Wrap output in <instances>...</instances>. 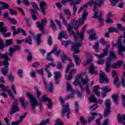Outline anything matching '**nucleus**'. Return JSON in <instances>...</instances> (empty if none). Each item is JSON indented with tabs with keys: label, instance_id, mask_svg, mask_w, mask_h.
I'll return each mask as SVG.
<instances>
[{
	"label": "nucleus",
	"instance_id": "nucleus-1",
	"mask_svg": "<svg viewBox=\"0 0 125 125\" xmlns=\"http://www.w3.org/2000/svg\"><path fill=\"white\" fill-rule=\"evenodd\" d=\"M26 96L30 100L32 110L35 111V107H36V106H37L38 105V102L37 101V100L36 99L35 97L32 95L31 93H29V92H26Z\"/></svg>",
	"mask_w": 125,
	"mask_h": 125
},
{
	"label": "nucleus",
	"instance_id": "nucleus-56",
	"mask_svg": "<svg viewBox=\"0 0 125 125\" xmlns=\"http://www.w3.org/2000/svg\"><path fill=\"white\" fill-rule=\"evenodd\" d=\"M97 107H98V104H95L91 106L90 109L92 110V111H94V110L96 109Z\"/></svg>",
	"mask_w": 125,
	"mask_h": 125
},
{
	"label": "nucleus",
	"instance_id": "nucleus-6",
	"mask_svg": "<svg viewBox=\"0 0 125 125\" xmlns=\"http://www.w3.org/2000/svg\"><path fill=\"white\" fill-rule=\"evenodd\" d=\"M100 83H103L104 82L108 83H109V79L107 78V76L105 75V73L102 72L100 74Z\"/></svg>",
	"mask_w": 125,
	"mask_h": 125
},
{
	"label": "nucleus",
	"instance_id": "nucleus-33",
	"mask_svg": "<svg viewBox=\"0 0 125 125\" xmlns=\"http://www.w3.org/2000/svg\"><path fill=\"white\" fill-rule=\"evenodd\" d=\"M1 71L3 76H6V75H7V73H8V68H2L1 69Z\"/></svg>",
	"mask_w": 125,
	"mask_h": 125
},
{
	"label": "nucleus",
	"instance_id": "nucleus-38",
	"mask_svg": "<svg viewBox=\"0 0 125 125\" xmlns=\"http://www.w3.org/2000/svg\"><path fill=\"white\" fill-rule=\"evenodd\" d=\"M68 32H69L70 35H71V36H74V38H75V41L76 42L77 40L78 39V37H77V35H76V33H75L74 31H73L72 30Z\"/></svg>",
	"mask_w": 125,
	"mask_h": 125
},
{
	"label": "nucleus",
	"instance_id": "nucleus-18",
	"mask_svg": "<svg viewBox=\"0 0 125 125\" xmlns=\"http://www.w3.org/2000/svg\"><path fill=\"white\" fill-rule=\"evenodd\" d=\"M88 100L90 103H92V102H94V103H96L97 102V100L93 94L90 95V97L88 99Z\"/></svg>",
	"mask_w": 125,
	"mask_h": 125
},
{
	"label": "nucleus",
	"instance_id": "nucleus-64",
	"mask_svg": "<svg viewBox=\"0 0 125 125\" xmlns=\"http://www.w3.org/2000/svg\"><path fill=\"white\" fill-rule=\"evenodd\" d=\"M104 3V0H100L99 2L97 4L98 6H102V5Z\"/></svg>",
	"mask_w": 125,
	"mask_h": 125
},
{
	"label": "nucleus",
	"instance_id": "nucleus-53",
	"mask_svg": "<svg viewBox=\"0 0 125 125\" xmlns=\"http://www.w3.org/2000/svg\"><path fill=\"white\" fill-rule=\"evenodd\" d=\"M72 95H70L66 97V99H71L72 98H74V94H75V92L74 91H72Z\"/></svg>",
	"mask_w": 125,
	"mask_h": 125
},
{
	"label": "nucleus",
	"instance_id": "nucleus-14",
	"mask_svg": "<svg viewBox=\"0 0 125 125\" xmlns=\"http://www.w3.org/2000/svg\"><path fill=\"white\" fill-rule=\"evenodd\" d=\"M123 64V62L118 61L117 62L111 65V67L113 69H117L118 68H120L122 64Z\"/></svg>",
	"mask_w": 125,
	"mask_h": 125
},
{
	"label": "nucleus",
	"instance_id": "nucleus-26",
	"mask_svg": "<svg viewBox=\"0 0 125 125\" xmlns=\"http://www.w3.org/2000/svg\"><path fill=\"white\" fill-rule=\"evenodd\" d=\"M113 83L117 87H119L120 86V83L119 82V77H116L113 80Z\"/></svg>",
	"mask_w": 125,
	"mask_h": 125
},
{
	"label": "nucleus",
	"instance_id": "nucleus-30",
	"mask_svg": "<svg viewBox=\"0 0 125 125\" xmlns=\"http://www.w3.org/2000/svg\"><path fill=\"white\" fill-rule=\"evenodd\" d=\"M97 5V2L96 1H94L93 0H90L88 2V5H89V6H92V5H94V6Z\"/></svg>",
	"mask_w": 125,
	"mask_h": 125
},
{
	"label": "nucleus",
	"instance_id": "nucleus-25",
	"mask_svg": "<svg viewBox=\"0 0 125 125\" xmlns=\"http://www.w3.org/2000/svg\"><path fill=\"white\" fill-rule=\"evenodd\" d=\"M109 53H110L109 58H108V59H110V60H112V59H116L117 57H116L115 52L112 51H110Z\"/></svg>",
	"mask_w": 125,
	"mask_h": 125
},
{
	"label": "nucleus",
	"instance_id": "nucleus-44",
	"mask_svg": "<svg viewBox=\"0 0 125 125\" xmlns=\"http://www.w3.org/2000/svg\"><path fill=\"white\" fill-rule=\"evenodd\" d=\"M9 56H12V54H13V53L15 51V50H14V48H13L12 47H10L9 49Z\"/></svg>",
	"mask_w": 125,
	"mask_h": 125
},
{
	"label": "nucleus",
	"instance_id": "nucleus-19",
	"mask_svg": "<svg viewBox=\"0 0 125 125\" xmlns=\"http://www.w3.org/2000/svg\"><path fill=\"white\" fill-rule=\"evenodd\" d=\"M117 119H118V121L119 123H122V122L125 121V114H123L122 115H122L120 114H118Z\"/></svg>",
	"mask_w": 125,
	"mask_h": 125
},
{
	"label": "nucleus",
	"instance_id": "nucleus-46",
	"mask_svg": "<svg viewBox=\"0 0 125 125\" xmlns=\"http://www.w3.org/2000/svg\"><path fill=\"white\" fill-rule=\"evenodd\" d=\"M4 47V44H3V41L0 39V49L1 50H3V48Z\"/></svg>",
	"mask_w": 125,
	"mask_h": 125
},
{
	"label": "nucleus",
	"instance_id": "nucleus-16",
	"mask_svg": "<svg viewBox=\"0 0 125 125\" xmlns=\"http://www.w3.org/2000/svg\"><path fill=\"white\" fill-rule=\"evenodd\" d=\"M51 53H55V55L58 56L61 53V50H59L57 51V47L54 46L53 50L50 52Z\"/></svg>",
	"mask_w": 125,
	"mask_h": 125
},
{
	"label": "nucleus",
	"instance_id": "nucleus-24",
	"mask_svg": "<svg viewBox=\"0 0 125 125\" xmlns=\"http://www.w3.org/2000/svg\"><path fill=\"white\" fill-rule=\"evenodd\" d=\"M80 75H78V76L75 79V80L73 82L74 85H80V84H81V82H80Z\"/></svg>",
	"mask_w": 125,
	"mask_h": 125
},
{
	"label": "nucleus",
	"instance_id": "nucleus-32",
	"mask_svg": "<svg viewBox=\"0 0 125 125\" xmlns=\"http://www.w3.org/2000/svg\"><path fill=\"white\" fill-rule=\"evenodd\" d=\"M71 67H74V64L72 62H70L69 64L67 65L66 67V69L65 70V73H67L70 70V69H71Z\"/></svg>",
	"mask_w": 125,
	"mask_h": 125
},
{
	"label": "nucleus",
	"instance_id": "nucleus-48",
	"mask_svg": "<svg viewBox=\"0 0 125 125\" xmlns=\"http://www.w3.org/2000/svg\"><path fill=\"white\" fill-rule=\"evenodd\" d=\"M7 91L9 94V95L10 96V97L12 98V99H15V98L14 97V96L13 95V94L12 93V92L10 91V90H7Z\"/></svg>",
	"mask_w": 125,
	"mask_h": 125
},
{
	"label": "nucleus",
	"instance_id": "nucleus-15",
	"mask_svg": "<svg viewBox=\"0 0 125 125\" xmlns=\"http://www.w3.org/2000/svg\"><path fill=\"white\" fill-rule=\"evenodd\" d=\"M108 62L105 63V71L107 73L110 71V68H111V59H108Z\"/></svg>",
	"mask_w": 125,
	"mask_h": 125
},
{
	"label": "nucleus",
	"instance_id": "nucleus-49",
	"mask_svg": "<svg viewBox=\"0 0 125 125\" xmlns=\"http://www.w3.org/2000/svg\"><path fill=\"white\" fill-rule=\"evenodd\" d=\"M0 31L1 33H5L7 31V29L3 26H0Z\"/></svg>",
	"mask_w": 125,
	"mask_h": 125
},
{
	"label": "nucleus",
	"instance_id": "nucleus-12",
	"mask_svg": "<svg viewBox=\"0 0 125 125\" xmlns=\"http://www.w3.org/2000/svg\"><path fill=\"white\" fill-rule=\"evenodd\" d=\"M71 25L73 28H74L75 30H78L79 28V21L75 20H72L71 21Z\"/></svg>",
	"mask_w": 125,
	"mask_h": 125
},
{
	"label": "nucleus",
	"instance_id": "nucleus-28",
	"mask_svg": "<svg viewBox=\"0 0 125 125\" xmlns=\"http://www.w3.org/2000/svg\"><path fill=\"white\" fill-rule=\"evenodd\" d=\"M26 43H28L29 44H32V38L31 37H28L23 41Z\"/></svg>",
	"mask_w": 125,
	"mask_h": 125
},
{
	"label": "nucleus",
	"instance_id": "nucleus-22",
	"mask_svg": "<svg viewBox=\"0 0 125 125\" xmlns=\"http://www.w3.org/2000/svg\"><path fill=\"white\" fill-rule=\"evenodd\" d=\"M73 57L75 60V62L77 65H80L81 62V60H80V58L77 55H76L75 53H73Z\"/></svg>",
	"mask_w": 125,
	"mask_h": 125
},
{
	"label": "nucleus",
	"instance_id": "nucleus-20",
	"mask_svg": "<svg viewBox=\"0 0 125 125\" xmlns=\"http://www.w3.org/2000/svg\"><path fill=\"white\" fill-rule=\"evenodd\" d=\"M0 58L1 59H4L5 61H9V57H8L7 54H0Z\"/></svg>",
	"mask_w": 125,
	"mask_h": 125
},
{
	"label": "nucleus",
	"instance_id": "nucleus-23",
	"mask_svg": "<svg viewBox=\"0 0 125 125\" xmlns=\"http://www.w3.org/2000/svg\"><path fill=\"white\" fill-rule=\"evenodd\" d=\"M118 97H119V95L117 94L113 95L112 96V98L114 102L115 103V104H118L119 103V99H118Z\"/></svg>",
	"mask_w": 125,
	"mask_h": 125
},
{
	"label": "nucleus",
	"instance_id": "nucleus-27",
	"mask_svg": "<svg viewBox=\"0 0 125 125\" xmlns=\"http://www.w3.org/2000/svg\"><path fill=\"white\" fill-rule=\"evenodd\" d=\"M61 57L62 63H65V61H66V60H69L70 59V58L66 56L65 54H62Z\"/></svg>",
	"mask_w": 125,
	"mask_h": 125
},
{
	"label": "nucleus",
	"instance_id": "nucleus-8",
	"mask_svg": "<svg viewBox=\"0 0 125 125\" xmlns=\"http://www.w3.org/2000/svg\"><path fill=\"white\" fill-rule=\"evenodd\" d=\"M70 2V4H79L81 3L82 0H76L75 1L74 0H62V4H65L66 2Z\"/></svg>",
	"mask_w": 125,
	"mask_h": 125
},
{
	"label": "nucleus",
	"instance_id": "nucleus-51",
	"mask_svg": "<svg viewBox=\"0 0 125 125\" xmlns=\"http://www.w3.org/2000/svg\"><path fill=\"white\" fill-rule=\"evenodd\" d=\"M66 89H67V91H69V90H72V89H73L72 86L69 83H67Z\"/></svg>",
	"mask_w": 125,
	"mask_h": 125
},
{
	"label": "nucleus",
	"instance_id": "nucleus-62",
	"mask_svg": "<svg viewBox=\"0 0 125 125\" xmlns=\"http://www.w3.org/2000/svg\"><path fill=\"white\" fill-rule=\"evenodd\" d=\"M57 68V69H60V70H62L63 68V65H62V63L60 62H58Z\"/></svg>",
	"mask_w": 125,
	"mask_h": 125
},
{
	"label": "nucleus",
	"instance_id": "nucleus-36",
	"mask_svg": "<svg viewBox=\"0 0 125 125\" xmlns=\"http://www.w3.org/2000/svg\"><path fill=\"white\" fill-rule=\"evenodd\" d=\"M89 39L90 40H97V37L96 36V33H94L90 35Z\"/></svg>",
	"mask_w": 125,
	"mask_h": 125
},
{
	"label": "nucleus",
	"instance_id": "nucleus-17",
	"mask_svg": "<svg viewBox=\"0 0 125 125\" xmlns=\"http://www.w3.org/2000/svg\"><path fill=\"white\" fill-rule=\"evenodd\" d=\"M94 70H95V67H94V65L93 64H91L90 65V68L89 69V71L90 74H92L93 75H94V74H97V72L95 71Z\"/></svg>",
	"mask_w": 125,
	"mask_h": 125
},
{
	"label": "nucleus",
	"instance_id": "nucleus-60",
	"mask_svg": "<svg viewBox=\"0 0 125 125\" xmlns=\"http://www.w3.org/2000/svg\"><path fill=\"white\" fill-rule=\"evenodd\" d=\"M8 8H9V5L5 3L2 7L1 8V9H8Z\"/></svg>",
	"mask_w": 125,
	"mask_h": 125
},
{
	"label": "nucleus",
	"instance_id": "nucleus-4",
	"mask_svg": "<svg viewBox=\"0 0 125 125\" xmlns=\"http://www.w3.org/2000/svg\"><path fill=\"white\" fill-rule=\"evenodd\" d=\"M75 43H72L71 50L74 51V54L80 53V51L79 49L80 47L82 45V42L77 43V41H75Z\"/></svg>",
	"mask_w": 125,
	"mask_h": 125
},
{
	"label": "nucleus",
	"instance_id": "nucleus-52",
	"mask_svg": "<svg viewBox=\"0 0 125 125\" xmlns=\"http://www.w3.org/2000/svg\"><path fill=\"white\" fill-rule=\"evenodd\" d=\"M71 43H72V42L70 41H63L62 42V44H63V45L65 46L66 47H67V46L68 44H70Z\"/></svg>",
	"mask_w": 125,
	"mask_h": 125
},
{
	"label": "nucleus",
	"instance_id": "nucleus-61",
	"mask_svg": "<svg viewBox=\"0 0 125 125\" xmlns=\"http://www.w3.org/2000/svg\"><path fill=\"white\" fill-rule=\"evenodd\" d=\"M31 4L34 7V9H35L36 10H39V7H38V5L36 3H31Z\"/></svg>",
	"mask_w": 125,
	"mask_h": 125
},
{
	"label": "nucleus",
	"instance_id": "nucleus-57",
	"mask_svg": "<svg viewBox=\"0 0 125 125\" xmlns=\"http://www.w3.org/2000/svg\"><path fill=\"white\" fill-rule=\"evenodd\" d=\"M100 42L102 43V44H103L104 45H105V44H107V42L105 41V39L104 38L101 39L100 41Z\"/></svg>",
	"mask_w": 125,
	"mask_h": 125
},
{
	"label": "nucleus",
	"instance_id": "nucleus-31",
	"mask_svg": "<svg viewBox=\"0 0 125 125\" xmlns=\"http://www.w3.org/2000/svg\"><path fill=\"white\" fill-rule=\"evenodd\" d=\"M54 78L56 79H59L61 78V73L60 72H54Z\"/></svg>",
	"mask_w": 125,
	"mask_h": 125
},
{
	"label": "nucleus",
	"instance_id": "nucleus-54",
	"mask_svg": "<svg viewBox=\"0 0 125 125\" xmlns=\"http://www.w3.org/2000/svg\"><path fill=\"white\" fill-rule=\"evenodd\" d=\"M71 5H73V15H75V14H76V11H77V6L76 5H78V4H71Z\"/></svg>",
	"mask_w": 125,
	"mask_h": 125
},
{
	"label": "nucleus",
	"instance_id": "nucleus-42",
	"mask_svg": "<svg viewBox=\"0 0 125 125\" xmlns=\"http://www.w3.org/2000/svg\"><path fill=\"white\" fill-rule=\"evenodd\" d=\"M20 102L21 104V105L22 107H26V103H25V101L24 100V99L23 98H20Z\"/></svg>",
	"mask_w": 125,
	"mask_h": 125
},
{
	"label": "nucleus",
	"instance_id": "nucleus-63",
	"mask_svg": "<svg viewBox=\"0 0 125 125\" xmlns=\"http://www.w3.org/2000/svg\"><path fill=\"white\" fill-rule=\"evenodd\" d=\"M13 47V49L15 50V51H16V50H20V46L19 45H14Z\"/></svg>",
	"mask_w": 125,
	"mask_h": 125
},
{
	"label": "nucleus",
	"instance_id": "nucleus-43",
	"mask_svg": "<svg viewBox=\"0 0 125 125\" xmlns=\"http://www.w3.org/2000/svg\"><path fill=\"white\" fill-rule=\"evenodd\" d=\"M12 43H13L12 42V39L7 40L6 41V45H7V46H9V45L12 44Z\"/></svg>",
	"mask_w": 125,
	"mask_h": 125
},
{
	"label": "nucleus",
	"instance_id": "nucleus-39",
	"mask_svg": "<svg viewBox=\"0 0 125 125\" xmlns=\"http://www.w3.org/2000/svg\"><path fill=\"white\" fill-rule=\"evenodd\" d=\"M94 11L95 12V14L93 16V18H98V16H97V14H98V11H97V10H96V6H94Z\"/></svg>",
	"mask_w": 125,
	"mask_h": 125
},
{
	"label": "nucleus",
	"instance_id": "nucleus-5",
	"mask_svg": "<svg viewBox=\"0 0 125 125\" xmlns=\"http://www.w3.org/2000/svg\"><path fill=\"white\" fill-rule=\"evenodd\" d=\"M46 22H47L46 19H44L43 20H42L41 21V23L39 21L37 22V27L39 28L40 31H41V32H42V33H44V28L46 24Z\"/></svg>",
	"mask_w": 125,
	"mask_h": 125
},
{
	"label": "nucleus",
	"instance_id": "nucleus-13",
	"mask_svg": "<svg viewBox=\"0 0 125 125\" xmlns=\"http://www.w3.org/2000/svg\"><path fill=\"white\" fill-rule=\"evenodd\" d=\"M40 6L41 10L43 14H45V9L44 8V6H46V3L44 1H42L40 4Z\"/></svg>",
	"mask_w": 125,
	"mask_h": 125
},
{
	"label": "nucleus",
	"instance_id": "nucleus-55",
	"mask_svg": "<svg viewBox=\"0 0 125 125\" xmlns=\"http://www.w3.org/2000/svg\"><path fill=\"white\" fill-rule=\"evenodd\" d=\"M48 122H49V119H47L46 120L42 121L40 125H46L48 123Z\"/></svg>",
	"mask_w": 125,
	"mask_h": 125
},
{
	"label": "nucleus",
	"instance_id": "nucleus-7",
	"mask_svg": "<svg viewBox=\"0 0 125 125\" xmlns=\"http://www.w3.org/2000/svg\"><path fill=\"white\" fill-rule=\"evenodd\" d=\"M88 15V14L86 12V10H84V11L83 12V14L82 15V19L79 20L78 24H83V22H84L85 19H86V17Z\"/></svg>",
	"mask_w": 125,
	"mask_h": 125
},
{
	"label": "nucleus",
	"instance_id": "nucleus-10",
	"mask_svg": "<svg viewBox=\"0 0 125 125\" xmlns=\"http://www.w3.org/2000/svg\"><path fill=\"white\" fill-rule=\"evenodd\" d=\"M66 113H67L66 117L67 119H69V115H70V109H69L68 105L64 106V109H62V116H64Z\"/></svg>",
	"mask_w": 125,
	"mask_h": 125
},
{
	"label": "nucleus",
	"instance_id": "nucleus-11",
	"mask_svg": "<svg viewBox=\"0 0 125 125\" xmlns=\"http://www.w3.org/2000/svg\"><path fill=\"white\" fill-rule=\"evenodd\" d=\"M84 77L83 75H79L80 79L81 80V82L83 85L86 84L87 83V82H88V80L87 79V76L86 75H84Z\"/></svg>",
	"mask_w": 125,
	"mask_h": 125
},
{
	"label": "nucleus",
	"instance_id": "nucleus-40",
	"mask_svg": "<svg viewBox=\"0 0 125 125\" xmlns=\"http://www.w3.org/2000/svg\"><path fill=\"white\" fill-rule=\"evenodd\" d=\"M60 100L62 103V107H63V109H65V106H68V108H69V104H66L65 105L64 104V99H63V98H60Z\"/></svg>",
	"mask_w": 125,
	"mask_h": 125
},
{
	"label": "nucleus",
	"instance_id": "nucleus-37",
	"mask_svg": "<svg viewBox=\"0 0 125 125\" xmlns=\"http://www.w3.org/2000/svg\"><path fill=\"white\" fill-rule=\"evenodd\" d=\"M80 122L83 125H85L87 124L86 120H85L84 118L83 117H80Z\"/></svg>",
	"mask_w": 125,
	"mask_h": 125
},
{
	"label": "nucleus",
	"instance_id": "nucleus-47",
	"mask_svg": "<svg viewBox=\"0 0 125 125\" xmlns=\"http://www.w3.org/2000/svg\"><path fill=\"white\" fill-rule=\"evenodd\" d=\"M102 89L103 91H105V92H109V91H111V90L110 88L106 86L102 88Z\"/></svg>",
	"mask_w": 125,
	"mask_h": 125
},
{
	"label": "nucleus",
	"instance_id": "nucleus-45",
	"mask_svg": "<svg viewBox=\"0 0 125 125\" xmlns=\"http://www.w3.org/2000/svg\"><path fill=\"white\" fill-rule=\"evenodd\" d=\"M3 65L4 66V68L8 69V65H9L8 61H3Z\"/></svg>",
	"mask_w": 125,
	"mask_h": 125
},
{
	"label": "nucleus",
	"instance_id": "nucleus-3",
	"mask_svg": "<svg viewBox=\"0 0 125 125\" xmlns=\"http://www.w3.org/2000/svg\"><path fill=\"white\" fill-rule=\"evenodd\" d=\"M18 105V101L16 99H15V102L12 105V107L10 110V115H12V114H14V113H16L19 111L20 109Z\"/></svg>",
	"mask_w": 125,
	"mask_h": 125
},
{
	"label": "nucleus",
	"instance_id": "nucleus-29",
	"mask_svg": "<svg viewBox=\"0 0 125 125\" xmlns=\"http://www.w3.org/2000/svg\"><path fill=\"white\" fill-rule=\"evenodd\" d=\"M65 37H66V33L65 32V31H62L60 33L58 37V39L59 40H61V39H62V38H65Z\"/></svg>",
	"mask_w": 125,
	"mask_h": 125
},
{
	"label": "nucleus",
	"instance_id": "nucleus-59",
	"mask_svg": "<svg viewBox=\"0 0 125 125\" xmlns=\"http://www.w3.org/2000/svg\"><path fill=\"white\" fill-rule=\"evenodd\" d=\"M119 0H111L110 2H111L112 5H115L119 2Z\"/></svg>",
	"mask_w": 125,
	"mask_h": 125
},
{
	"label": "nucleus",
	"instance_id": "nucleus-50",
	"mask_svg": "<svg viewBox=\"0 0 125 125\" xmlns=\"http://www.w3.org/2000/svg\"><path fill=\"white\" fill-rule=\"evenodd\" d=\"M99 49V43L98 42H96L94 45V49H95L96 51H98Z\"/></svg>",
	"mask_w": 125,
	"mask_h": 125
},
{
	"label": "nucleus",
	"instance_id": "nucleus-35",
	"mask_svg": "<svg viewBox=\"0 0 125 125\" xmlns=\"http://www.w3.org/2000/svg\"><path fill=\"white\" fill-rule=\"evenodd\" d=\"M108 53V52L106 49H104V53H102L101 55H99V58H103V57L106 56L107 55V54Z\"/></svg>",
	"mask_w": 125,
	"mask_h": 125
},
{
	"label": "nucleus",
	"instance_id": "nucleus-9",
	"mask_svg": "<svg viewBox=\"0 0 125 125\" xmlns=\"http://www.w3.org/2000/svg\"><path fill=\"white\" fill-rule=\"evenodd\" d=\"M77 72V70L76 69H71L69 72V75L68 76H66L65 78L67 81H71L72 79H73V74H75Z\"/></svg>",
	"mask_w": 125,
	"mask_h": 125
},
{
	"label": "nucleus",
	"instance_id": "nucleus-58",
	"mask_svg": "<svg viewBox=\"0 0 125 125\" xmlns=\"http://www.w3.org/2000/svg\"><path fill=\"white\" fill-rule=\"evenodd\" d=\"M8 20H9L10 22L12 23V24H15L17 23V21L14 19L10 18Z\"/></svg>",
	"mask_w": 125,
	"mask_h": 125
},
{
	"label": "nucleus",
	"instance_id": "nucleus-21",
	"mask_svg": "<svg viewBox=\"0 0 125 125\" xmlns=\"http://www.w3.org/2000/svg\"><path fill=\"white\" fill-rule=\"evenodd\" d=\"M41 38H42V34H38L36 37V42L38 45L41 44V43L42 42V40L41 39Z\"/></svg>",
	"mask_w": 125,
	"mask_h": 125
},
{
	"label": "nucleus",
	"instance_id": "nucleus-41",
	"mask_svg": "<svg viewBox=\"0 0 125 125\" xmlns=\"http://www.w3.org/2000/svg\"><path fill=\"white\" fill-rule=\"evenodd\" d=\"M51 54L52 53L51 52L48 53V54L47 55V60L48 61H53V59L51 58Z\"/></svg>",
	"mask_w": 125,
	"mask_h": 125
},
{
	"label": "nucleus",
	"instance_id": "nucleus-34",
	"mask_svg": "<svg viewBox=\"0 0 125 125\" xmlns=\"http://www.w3.org/2000/svg\"><path fill=\"white\" fill-rule=\"evenodd\" d=\"M108 30H109V33H113V32L118 33V29L117 28L113 27L109 28Z\"/></svg>",
	"mask_w": 125,
	"mask_h": 125
},
{
	"label": "nucleus",
	"instance_id": "nucleus-2",
	"mask_svg": "<svg viewBox=\"0 0 125 125\" xmlns=\"http://www.w3.org/2000/svg\"><path fill=\"white\" fill-rule=\"evenodd\" d=\"M105 105V109L104 111V117H108V115L111 113V103L110 100H106L104 103Z\"/></svg>",
	"mask_w": 125,
	"mask_h": 125
}]
</instances>
